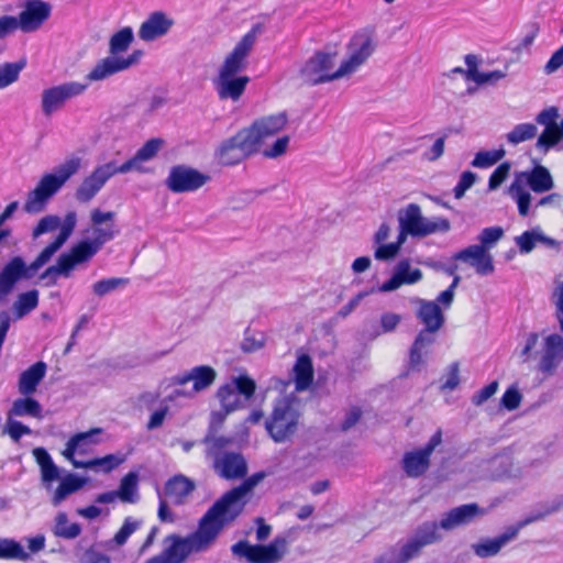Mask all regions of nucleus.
<instances>
[{
    "mask_svg": "<svg viewBox=\"0 0 563 563\" xmlns=\"http://www.w3.org/2000/svg\"><path fill=\"white\" fill-rule=\"evenodd\" d=\"M264 477L256 473L223 494L199 519L195 531L187 536L170 533L164 538V549L144 563H186L190 555L207 552L222 530L243 511V498Z\"/></svg>",
    "mask_w": 563,
    "mask_h": 563,
    "instance_id": "nucleus-1",
    "label": "nucleus"
},
{
    "mask_svg": "<svg viewBox=\"0 0 563 563\" xmlns=\"http://www.w3.org/2000/svg\"><path fill=\"white\" fill-rule=\"evenodd\" d=\"M114 217L113 211L93 209L90 213L92 239L81 240L69 252L59 255L57 263L47 267L40 278L46 280L47 286H54L57 283V276L69 277L75 266L89 262L107 242L118 234Z\"/></svg>",
    "mask_w": 563,
    "mask_h": 563,
    "instance_id": "nucleus-2",
    "label": "nucleus"
},
{
    "mask_svg": "<svg viewBox=\"0 0 563 563\" xmlns=\"http://www.w3.org/2000/svg\"><path fill=\"white\" fill-rule=\"evenodd\" d=\"M77 224V214L75 211L66 213L58 235L53 242L46 245L41 253L26 264L23 257H11L0 271V303L13 292L16 284L23 279L33 278L38 269L48 263L52 256L63 246L75 230Z\"/></svg>",
    "mask_w": 563,
    "mask_h": 563,
    "instance_id": "nucleus-3",
    "label": "nucleus"
},
{
    "mask_svg": "<svg viewBox=\"0 0 563 563\" xmlns=\"http://www.w3.org/2000/svg\"><path fill=\"white\" fill-rule=\"evenodd\" d=\"M416 317L423 324L409 350V360L402 377L411 373L421 372L427 365V357L431 345L435 342V333L444 325L445 316L438 305L432 300L416 299Z\"/></svg>",
    "mask_w": 563,
    "mask_h": 563,
    "instance_id": "nucleus-4",
    "label": "nucleus"
},
{
    "mask_svg": "<svg viewBox=\"0 0 563 563\" xmlns=\"http://www.w3.org/2000/svg\"><path fill=\"white\" fill-rule=\"evenodd\" d=\"M79 167L80 159L73 157L57 167V174H45L40 179L36 187L29 192L24 203V210L27 213H38L43 211L48 200L77 173Z\"/></svg>",
    "mask_w": 563,
    "mask_h": 563,
    "instance_id": "nucleus-5",
    "label": "nucleus"
},
{
    "mask_svg": "<svg viewBox=\"0 0 563 563\" xmlns=\"http://www.w3.org/2000/svg\"><path fill=\"white\" fill-rule=\"evenodd\" d=\"M520 178H523L526 185L536 194H543L553 189L554 180L545 166L536 164L530 170L522 172L511 183L508 188L509 195L517 203L519 216L525 218L530 211L531 194L525 188Z\"/></svg>",
    "mask_w": 563,
    "mask_h": 563,
    "instance_id": "nucleus-6",
    "label": "nucleus"
},
{
    "mask_svg": "<svg viewBox=\"0 0 563 563\" xmlns=\"http://www.w3.org/2000/svg\"><path fill=\"white\" fill-rule=\"evenodd\" d=\"M205 442L208 443V454L213 457V470L221 478L232 481L245 477L247 463L244 456L224 451L232 442L230 438H206Z\"/></svg>",
    "mask_w": 563,
    "mask_h": 563,
    "instance_id": "nucleus-7",
    "label": "nucleus"
},
{
    "mask_svg": "<svg viewBox=\"0 0 563 563\" xmlns=\"http://www.w3.org/2000/svg\"><path fill=\"white\" fill-rule=\"evenodd\" d=\"M299 413L294 401L288 397L276 400L271 418L266 421V430L275 442H284L297 430Z\"/></svg>",
    "mask_w": 563,
    "mask_h": 563,
    "instance_id": "nucleus-8",
    "label": "nucleus"
},
{
    "mask_svg": "<svg viewBox=\"0 0 563 563\" xmlns=\"http://www.w3.org/2000/svg\"><path fill=\"white\" fill-rule=\"evenodd\" d=\"M287 540L276 537L268 544H250L246 540L234 543L231 551L234 555L245 558L250 563H278L287 552Z\"/></svg>",
    "mask_w": 563,
    "mask_h": 563,
    "instance_id": "nucleus-9",
    "label": "nucleus"
},
{
    "mask_svg": "<svg viewBox=\"0 0 563 563\" xmlns=\"http://www.w3.org/2000/svg\"><path fill=\"white\" fill-rule=\"evenodd\" d=\"M441 540L442 536L437 533V527L434 523H422L417 528L415 536L401 547L396 560H391L386 555H380L376 558L373 563H408L412 559L417 558L424 547L437 543Z\"/></svg>",
    "mask_w": 563,
    "mask_h": 563,
    "instance_id": "nucleus-10",
    "label": "nucleus"
},
{
    "mask_svg": "<svg viewBox=\"0 0 563 563\" xmlns=\"http://www.w3.org/2000/svg\"><path fill=\"white\" fill-rule=\"evenodd\" d=\"M333 55L324 52H316L306 60L299 70V78L303 85L314 86L343 77L341 66L332 71Z\"/></svg>",
    "mask_w": 563,
    "mask_h": 563,
    "instance_id": "nucleus-11",
    "label": "nucleus"
},
{
    "mask_svg": "<svg viewBox=\"0 0 563 563\" xmlns=\"http://www.w3.org/2000/svg\"><path fill=\"white\" fill-rule=\"evenodd\" d=\"M257 152L254 140L242 129L219 146L217 157L222 165L233 166Z\"/></svg>",
    "mask_w": 563,
    "mask_h": 563,
    "instance_id": "nucleus-12",
    "label": "nucleus"
},
{
    "mask_svg": "<svg viewBox=\"0 0 563 563\" xmlns=\"http://www.w3.org/2000/svg\"><path fill=\"white\" fill-rule=\"evenodd\" d=\"M441 443L442 430L439 429L432 434L423 448L405 453L402 457V468L407 476L412 478L422 476L430 466L431 454Z\"/></svg>",
    "mask_w": 563,
    "mask_h": 563,
    "instance_id": "nucleus-13",
    "label": "nucleus"
},
{
    "mask_svg": "<svg viewBox=\"0 0 563 563\" xmlns=\"http://www.w3.org/2000/svg\"><path fill=\"white\" fill-rule=\"evenodd\" d=\"M349 57L341 64V74L347 75L355 71L373 54L375 43L367 31L356 32L347 45Z\"/></svg>",
    "mask_w": 563,
    "mask_h": 563,
    "instance_id": "nucleus-14",
    "label": "nucleus"
},
{
    "mask_svg": "<svg viewBox=\"0 0 563 563\" xmlns=\"http://www.w3.org/2000/svg\"><path fill=\"white\" fill-rule=\"evenodd\" d=\"M255 29L245 33L232 52L224 58L218 76H236L239 73L244 70L247 65V56L255 44Z\"/></svg>",
    "mask_w": 563,
    "mask_h": 563,
    "instance_id": "nucleus-15",
    "label": "nucleus"
},
{
    "mask_svg": "<svg viewBox=\"0 0 563 563\" xmlns=\"http://www.w3.org/2000/svg\"><path fill=\"white\" fill-rule=\"evenodd\" d=\"M209 180V176L185 165L172 167L166 179L168 189L173 192H190L201 188Z\"/></svg>",
    "mask_w": 563,
    "mask_h": 563,
    "instance_id": "nucleus-16",
    "label": "nucleus"
},
{
    "mask_svg": "<svg viewBox=\"0 0 563 563\" xmlns=\"http://www.w3.org/2000/svg\"><path fill=\"white\" fill-rule=\"evenodd\" d=\"M86 89V84L77 81L65 82L45 89L42 93V110L44 114L51 115L54 111L60 109L67 100L81 95Z\"/></svg>",
    "mask_w": 563,
    "mask_h": 563,
    "instance_id": "nucleus-17",
    "label": "nucleus"
},
{
    "mask_svg": "<svg viewBox=\"0 0 563 563\" xmlns=\"http://www.w3.org/2000/svg\"><path fill=\"white\" fill-rule=\"evenodd\" d=\"M19 13L20 30L24 33L37 31L51 16L52 5L43 0H26Z\"/></svg>",
    "mask_w": 563,
    "mask_h": 563,
    "instance_id": "nucleus-18",
    "label": "nucleus"
},
{
    "mask_svg": "<svg viewBox=\"0 0 563 563\" xmlns=\"http://www.w3.org/2000/svg\"><path fill=\"white\" fill-rule=\"evenodd\" d=\"M115 174H120L119 167L112 162L98 166L77 188L76 199L84 203L90 201L107 180Z\"/></svg>",
    "mask_w": 563,
    "mask_h": 563,
    "instance_id": "nucleus-19",
    "label": "nucleus"
},
{
    "mask_svg": "<svg viewBox=\"0 0 563 563\" xmlns=\"http://www.w3.org/2000/svg\"><path fill=\"white\" fill-rule=\"evenodd\" d=\"M288 123V117L285 112L269 114L255 120L250 128H245L255 146L260 150L262 143L267 139L275 136L285 129Z\"/></svg>",
    "mask_w": 563,
    "mask_h": 563,
    "instance_id": "nucleus-20",
    "label": "nucleus"
},
{
    "mask_svg": "<svg viewBox=\"0 0 563 563\" xmlns=\"http://www.w3.org/2000/svg\"><path fill=\"white\" fill-rule=\"evenodd\" d=\"M485 514L477 504H464L459 507L450 509L443 515L439 522L426 521L424 523H434L437 527V533L441 536L439 529L451 531L460 526H466L471 523L475 518L481 517Z\"/></svg>",
    "mask_w": 563,
    "mask_h": 563,
    "instance_id": "nucleus-21",
    "label": "nucleus"
},
{
    "mask_svg": "<svg viewBox=\"0 0 563 563\" xmlns=\"http://www.w3.org/2000/svg\"><path fill=\"white\" fill-rule=\"evenodd\" d=\"M142 55L141 51H134L128 57H106L101 59L87 75L89 81L102 80L111 75L130 68L136 64Z\"/></svg>",
    "mask_w": 563,
    "mask_h": 563,
    "instance_id": "nucleus-22",
    "label": "nucleus"
},
{
    "mask_svg": "<svg viewBox=\"0 0 563 563\" xmlns=\"http://www.w3.org/2000/svg\"><path fill=\"white\" fill-rule=\"evenodd\" d=\"M101 433V428H91L88 431L75 433L67 441L62 455L74 465L75 462H79L75 455L89 453L100 442L98 435Z\"/></svg>",
    "mask_w": 563,
    "mask_h": 563,
    "instance_id": "nucleus-23",
    "label": "nucleus"
},
{
    "mask_svg": "<svg viewBox=\"0 0 563 563\" xmlns=\"http://www.w3.org/2000/svg\"><path fill=\"white\" fill-rule=\"evenodd\" d=\"M563 361V336L550 334L544 339L543 353L539 362V371L551 376Z\"/></svg>",
    "mask_w": 563,
    "mask_h": 563,
    "instance_id": "nucleus-24",
    "label": "nucleus"
},
{
    "mask_svg": "<svg viewBox=\"0 0 563 563\" xmlns=\"http://www.w3.org/2000/svg\"><path fill=\"white\" fill-rule=\"evenodd\" d=\"M217 378V372L209 365L195 366L191 369L184 372L174 377V384L184 386L192 382V393H200L208 389Z\"/></svg>",
    "mask_w": 563,
    "mask_h": 563,
    "instance_id": "nucleus-25",
    "label": "nucleus"
},
{
    "mask_svg": "<svg viewBox=\"0 0 563 563\" xmlns=\"http://www.w3.org/2000/svg\"><path fill=\"white\" fill-rule=\"evenodd\" d=\"M174 21L163 11L152 12L139 29V37L144 42H152L168 33Z\"/></svg>",
    "mask_w": 563,
    "mask_h": 563,
    "instance_id": "nucleus-26",
    "label": "nucleus"
},
{
    "mask_svg": "<svg viewBox=\"0 0 563 563\" xmlns=\"http://www.w3.org/2000/svg\"><path fill=\"white\" fill-rule=\"evenodd\" d=\"M454 258L468 263L482 276L494 272L493 258L483 245H471L463 249L455 254Z\"/></svg>",
    "mask_w": 563,
    "mask_h": 563,
    "instance_id": "nucleus-27",
    "label": "nucleus"
},
{
    "mask_svg": "<svg viewBox=\"0 0 563 563\" xmlns=\"http://www.w3.org/2000/svg\"><path fill=\"white\" fill-rule=\"evenodd\" d=\"M250 77L244 76H217L213 80L219 99L238 101L243 96Z\"/></svg>",
    "mask_w": 563,
    "mask_h": 563,
    "instance_id": "nucleus-28",
    "label": "nucleus"
},
{
    "mask_svg": "<svg viewBox=\"0 0 563 563\" xmlns=\"http://www.w3.org/2000/svg\"><path fill=\"white\" fill-rule=\"evenodd\" d=\"M422 278V273L419 268H411L409 261H400L397 265L395 274L385 282L380 289L383 291H393L401 285H412Z\"/></svg>",
    "mask_w": 563,
    "mask_h": 563,
    "instance_id": "nucleus-29",
    "label": "nucleus"
},
{
    "mask_svg": "<svg viewBox=\"0 0 563 563\" xmlns=\"http://www.w3.org/2000/svg\"><path fill=\"white\" fill-rule=\"evenodd\" d=\"M426 218L421 214L420 206L409 203L404 216L399 217L400 235L406 240V235L421 238Z\"/></svg>",
    "mask_w": 563,
    "mask_h": 563,
    "instance_id": "nucleus-30",
    "label": "nucleus"
},
{
    "mask_svg": "<svg viewBox=\"0 0 563 563\" xmlns=\"http://www.w3.org/2000/svg\"><path fill=\"white\" fill-rule=\"evenodd\" d=\"M163 144L164 141L159 137L150 139L147 142H145V144L142 147L137 150V152L132 158L128 159L125 163L118 166L119 173L125 174L132 169L142 170L139 164L141 162H146L154 158Z\"/></svg>",
    "mask_w": 563,
    "mask_h": 563,
    "instance_id": "nucleus-31",
    "label": "nucleus"
},
{
    "mask_svg": "<svg viewBox=\"0 0 563 563\" xmlns=\"http://www.w3.org/2000/svg\"><path fill=\"white\" fill-rule=\"evenodd\" d=\"M195 483L185 475L178 474L170 477L164 487L166 496L174 504L181 505L185 499L195 490Z\"/></svg>",
    "mask_w": 563,
    "mask_h": 563,
    "instance_id": "nucleus-32",
    "label": "nucleus"
},
{
    "mask_svg": "<svg viewBox=\"0 0 563 563\" xmlns=\"http://www.w3.org/2000/svg\"><path fill=\"white\" fill-rule=\"evenodd\" d=\"M46 364L38 361L23 371L19 378V391L24 396L34 394L46 374Z\"/></svg>",
    "mask_w": 563,
    "mask_h": 563,
    "instance_id": "nucleus-33",
    "label": "nucleus"
},
{
    "mask_svg": "<svg viewBox=\"0 0 563 563\" xmlns=\"http://www.w3.org/2000/svg\"><path fill=\"white\" fill-rule=\"evenodd\" d=\"M292 372L297 391L306 390L312 385L314 371L312 360L308 354H301L297 357Z\"/></svg>",
    "mask_w": 563,
    "mask_h": 563,
    "instance_id": "nucleus-34",
    "label": "nucleus"
},
{
    "mask_svg": "<svg viewBox=\"0 0 563 563\" xmlns=\"http://www.w3.org/2000/svg\"><path fill=\"white\" fill-rule=\"evenodd\" d=\"M518 528H510L505 533L495 539H486L474 545V551L479 558H489L496 555L503 545L514 539L518 533Z\"/></svg>",
    "mask_w": 563,
    "mask_h": 563,
    "instance_id": "nucleus-35",
    "label": "nucleus"
},
{
    "mask_svg": "<svg viewBox=\"0 0 563 563\" xmlns=\"http://www.w3.org/2000/svg\"><path fill=\"white\" fill-rule=\"evenodd\" d=\"M124 461L125 457L121 454H107L102 457H95L85 462H75L74 467L84 470H100L103 473H110L119 467Z\"/></svg>",
    "mask_w": 563,
    "mask_h": 563,
    "instance_id": "nucleus-36",
    "label": "nucleus"
},
{
    "mask_svg": "<svg viewBox=\"0 0 563 563\" xmlns=\"http://www.w3.org/2000/svg\"><path fill=\"white\" fill-rule=\"evenodd\" d=\"M33 456L41 468L43 482L51 483L59 477V470L44 448H35Z\"/></svg>",
    "mask_w": 563,
    "mask_h": 563,
    "instance_id": "nucleus-37",
    "label": "nucleus"
},
{
    "mask_svg": "<svg viewBox=\"0 0 563 563\" xmlns=\"http://www.w3.org/2000/svg\"><path fill=\"white\" fill-rule=\"evenodd\" d=\"M137 489L139 475L135 472H129L121 478L117 494L122 503L135 504L139 499Z\"/></svg>",
    "mask_w": 563,
    "mask_h": 563,
    "instance_id": "nucleus-38",
    "label": "nucleus"
},
{
    "mask_svg": "<svg viewBox=\"0 0 563 563\" xmlns=\"http://www.w3.org/2000/svg\"><path fill=\"white\" fill-rule=\"evenodd\" d=\"M9 416H16V417H24L30 416L36 419H42V407L40 402L30 397L25 396L24 398H18L14 400L10 411Z\"/></svg>",
    "mask_w": 563,
    "mask_h": 563,
    "instance_id": "nucleus-39",
    "label": "nucleus"
},
{
    "mask_svg": "<svg viewBox=\"0 0 563 563\" xmlns=\"http://www.w3.org/2000/svg\"><path fill=\"white\" fill-rule=\"evenodd\" d=\"M85 484V479L74 475H66L57 486L52 497V503L54 506H58L63 500H65L70 494L79 490Z\"/></svg>",
    "mask_w": 563,
    "mask_h": 563,
    "instance_id": "nucleus-40",
    "label": "nucleus"
},
{
    "mask_svg": "<svg viewBox=\"0 0 563 563\" xmlns=\"http://www.w3.org/2000/svg\"><path fill=\"white\" fill-rule=\"evenodd\" d=\"M53 533L57 538L71 540L81 533V526L77 522H69L66 512H58L55 517Z\"/></svg>",
    "mask_w": 563,
    "mask_h": 563,
    "instance_id": "nucleus-41",
    "label": "nucleus"
},
{
    "mask_svg": "<svg viewBox=\"0 0 563 563\" xmlns=\"http://www.w3.org/2000/svg\"><path fill=\"white\" fill-rule=\"evenodd\" d=\"M133 42V31L130 26L122 27L115 32L109 41L110 57H118L119 54L128 51Z\"/></svg>",
    "mask_w": 563,
    "mask_h": 563,
    "instance_id": "nucleus-42",
    "label": "nucleus"
},
{
    "mask_svg": "<svg viewBox=\"0 0 563 563\" xmlns=\"http://www.w3.org/2000/svg\"><path fill=\"white\" fill-rule=\"evenodd\" d=\"M143 526V520L128 516L124 518L122 526L120 529L114 533L113 538L111 539V543H113L117 548L123 547L129 538L141 529Z\"/></svg>",
    "mask_w": 563,
    "mask_h": 563,
    "instance_id": "nucleus-43",
    "label": "nucleus"
},
{
    "mask_svg": "<svg viewBox=\"0 0 563 563\" xmlns=\"http://www.w3.org/2000/svg\"><path fill=\"white\" fill-rule=\"evenodd\" d=\"M38 305V291L35 289L22 292L14 302V313L16 318H22Z\"/></svg>",
    "mask_w": 563,
    "mask_h": 563,
    "instance_id": "nucleus-44",
    "label": "nucleus"
},
{
    "mask_svg": "<svg viewBox=\"0 0 563 563\" xmlns=\"http://www.w3.org/2000/svg\"><path fill=\"white\" fill-rule=\"evenodd\" d=\"M0 559L27 561L30 554L24 551L23 547L12 539L0 540Z\"/></svg>",
    "mask_w": 563,
    "mask_h": 563,
    "instance_id": "nucleus-45",
    "label": "nucleus"
},
{
    "mask_svg": "<svg viewBox=\"0 0 563 563\" xmlns=\"http://www.w3.org/2000/svg\"><path fill=\"white\" fill-rule=\"evenodd\" d=\"M217 397L221 404L222 409L229 413L238 409L239 399L236 389L232 383L220 386L217 390Z\"/></svg>",
    "mask_w": 563,
    "mask_h": 563,
    "instance_id": "nucleus-46",
    "label": "nucleus"
},
{
    "mask_svg": "<svg viewBox=\"0 0 563 563\" xmlns=\"http://www.w3.org/2000/svg\"><path fill=\"white\" fill-rule=\"evenodd\" d=\"M25 67V62L4 63L0 66V89H3L19 79V75Z\"/></svg>",
    "mask_w": 563,
    "mask_h": 563,
    "instance_id": "nucleus-47",
    "label": "nucleus"
},
{
    "mask_svg": "<svg viewBox=\"0 0 563 563\" xmlns=\"http://www.w3.org/2000/svg\"><path fill=\"white\" fill-rule=\"evenodd\" d=\"M537 125L533 123L517 124L508 134L507 141L514 145L532 140L537 135Z\"/></svg>",
    "mask_w": 563,
    "mask_h": 563,
    "instance_id": "nucleus-48",
    "label": "nucleus"
},
{
    "mask_svg": "<svg viewBox=\"0 0 563 563\" xmlns=\"http://www.w3.org/2000/svg\"><path fill=\"white\" fill-rule=\"evenodd\" d=\"M506 152L504 148H498L494 151H479L476 153L474 159L472 161V166L477 168H488L499 162Z\"/></svg>",
    "mask_w": 563,
    "mask_h": 563,
    "instance_id": "nucleus-49",
    "label": "nucleus"
},
{
    "mask_svg": "<svg viewBox=\"0 0 563 563\" xmlns=\"http://www.w3.org/2000/svg\"><path fill=\"white\" fill-rule=\"evenodd\" d=\"M562 140L560 125L544 128L537 141V147L548 151Z\"/></svg>",
    "mask_w": 563,
    "mask_h": 563,
    "instance_id": "nucleus-50",
    "label": "nucleus"
},
{
    "mask_svg": "<svg viewBox=\"0 0 563 563\" xmlns=\"http://www.w3.org/2000/svg\"><path fill=\"white\" fill-rule=\"evenodd\" d=\"M451 230L450 220L444 217L427 219L422 229L421 238H426L435 233H446Z\"/></svg>",
    "mask_w": 563,
    "mask_h": 563,
    "instance_id": "nucleus-51",
    "label": "nucleus"
},
{
    "mask_svg": "<svg viewBox=\"0 0 563 563\" xmlns=\"http://www.w3.org/2000/svg\"><path fill=\"white\" fill-rule=\"evenodd\" d=\"M128 283H129L128 278H119V277L106 278V279L96 282L92 286V290H93L95 295H97L98 297H102V296L115 290L120 286L126 285Z\"/></svg>",
    "mask_w": 563,
    "mask_h": 563,
    "instance_id": "nucleus-52",
    "label": "nucleus"
},
{
    "mask_svg": "<svg viewBox=\"0 0 563 563\" xmlns=\"http://www.w3.org/2000/svg\"><path fill=\"white\" fill-rule=\"evenodd\" d=\"M510 169L511 164L509 162H504L500 165H498L497 168L489 176L488 189H497L508 178Z\"/></svg>",
    "mask_w": 563,
    "mask_h": 563,
    "instance_id": "nucleus-53",
    "label": "nucleus"
},
{
    "mask_svg": "<svg viewBox=\"0 0 563 563\" xmlns=\"http://www.w3.org/2000/svg\"><path fill=\"white\" fill-rule=\"evenodd\" d=\"M405 242L404 236L399 234L396 242L389 244H383L377 247L375 251V258L380 261H387L397 255L400 250L401 244Z\"/></svg>",
    "mask_w": 563,
    "mask_h": 563,
    "instance_id": "nucleus-54",
    "label": "nucleus"
},
{
    "mask_svg": "<svg viewBox=\"0 0 563 563\" xmlns=\"http://www.w3.org/2000/svg\"><path fill=\"white\" fill-rule=\"evenodd\" d=\"M289 141L290 139L288 135L278 137L271 146L263 150V156L266 158H277L283 156L287 152Z\"/></svg>",
    "mask_w": 563,
    "mask_h": 563,
    "instance_id": "nucleus-55",
    "label": "nucleus"
},
{
    "mask_svg": "<svg viewBox=\"0 0 563 563\" xmlns=\"http://www.w3.org/2000/svg\"><path fill=\"white\" fill-rule=\"evenodd\" d=\"M232 384L234 385L236 391L243 395L246 399L253 397L255 394V382L246 375L236 377Z\"/></svg>",
    "mask_w": 563,
    "mask_h": 563,
    "instance_id": "nucleus-56",
    "label": "nucleus"
},
{
    "mask_svg": "<svg viewBox=\"0 0 563 563\" xmlns=\"http://www.w3.org/2000/svg\"><path fill=\"white\" fill-rule=\"evenodd\" d=\"M522 400L520 391L516 387H509L506 389L501 397V406L507 410L511 411L517 409Z\"/></svg>",
    "mask_w": 563,
    "mask_h": 563,
    "instance_id": "nucleus-57",
    "label": "nucleus"
},
{
    "mask_svg": "<svg viewBox=\"0 0 563 563\" xmlns=\"http://www.w3.org/2000/svg\"><path fill=\"white\" fill-rule=\"evenodd\" d=\"M475 180H476V175L473 172H470V170L463 172L460 177L459 183L456 184V186L453 189L454 197L456 199H461L464 196L465 191L474 185Z\"/></svg>",
    "mask_w": 563,
    "mask_h": 563,
    "instance_id": "nucleus-58",
    "label": "nucleus"
},
{
    "mask_svg": "<svg viewBox=\"0 0 563 563\" xmlns=\"http://www.w3.org/2000/svg\"><path fill=\"white\" fill-rule=\"evenodd\" d=\"M60 225V220L57 216H46L42 218L33 230V235L41 234L56 230Z\"/></svg>",
    "mask_w": 563,
    "mask_h": 563,
    "instance_id": "nucleus-59",
    "label": "nucleus"
},
{
    "mask_svg": "<svg viewBox=\"0 0 563 563\" xmlns=\"http://www.w3.org/2000/svg\"><path fill=\"white\" fill-rule=\"evenodd\" d=\"M503 235L504 230L500 227L485 228L479 234L481 245H483L486 250V247H489L498 240H500Z\"/></svg>",
    "mask_w": 563,
    "mask_h": 563,
    "instance_id": "nucleus-60",
    "label": "nucleus"
},
{
    "mask_svg": "<svg viewBox=\"0 0 563 563\" xmlns=\"http://www.w3.org/2000/svg\"><path fill=\"white\" fill-rule=\"evenodd\" d=\"M538 242V233L534 231H525L516 238V243L521 253H530Z\"/></svg>",
    "mask_w": 563,
    "mask_h": 563,
    "instance_id": "nucleus-61",
    "label": "nucleus"
},
{
    "mask_svg": "<svg viewBox=\"0 0 563 563\" xmlns=\"http://www.w3.org/2000/svg\"><path fill=\"white\" fill-rule=\"evenodd\" d=\"M558 119H559L558 108L549 107L538 113L536 121H537V123L544 125V128H548V126H552V125H560V123H558Z\"/></svg>",
    "mask_w": 563,
    "mask_h": 563,
    "instance_id": "nucleus-62",
    "label": "nucleus"
},
{
    "mask_svg": "<svg viewBox=\"0 0 563 563\" xmlns=\"http://www.w3.org/2000/svg\"><path fill=\"white\" fill-rule=\"evenodd\" d=\"M498 389V382L494 380L490 382L488 385L479 389L477 393L474 394L472 397V402L475 406L483 405L486 400H488L492 396L496 394Z\"/></svg>",
    "mask_w": 563,
    "mask_h": 563,
    "instance_id": "nucleus-63",
    "label": "nucleus"
},
{
    "mask_svg": "<svg viewBox=\"0 0 563 563\" xmlns=\"http://www.w3.org/2000/svg\"><path fill=\"white\" fill-rule=\"evenodd\" d=\"M81 563H111L110 558L93 547L88 548L80 560Z\"/></svg>",
    "mask_w": 563,
    "mask_h": 563,
    "instance_id": "nucleus-64",
    "label": "nucleus"
}]
</instances>
